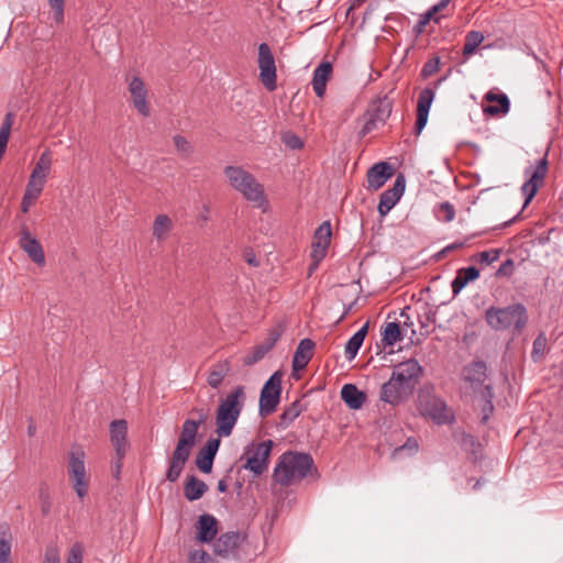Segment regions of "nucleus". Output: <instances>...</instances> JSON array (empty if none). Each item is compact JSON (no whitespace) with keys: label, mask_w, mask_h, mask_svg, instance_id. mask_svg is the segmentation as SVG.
I'll list each match as a JSON object with an SVG mask.
<instances>
[{"label":"nucleus","mask_w":563,"mask_h":563,"mask_svg":"<svg viewBox=\"0 0 563 563\" xmlns=\"http://www.w3.org/2000/svg\"><path fill=\"white\" fill-rule=\"evenodd\" d=\"M312 470L317 471L309 453L287 451L278 457L273 479L280 486H290L302 481Z\"/></svg>","instance_id":"f257e3e1"},{"label":"nucleus","mask_w":563,"mask_h":563,"mask_svg":"<svg viewBox=\"0 0 563 563\" xmlns=\"http://www.w3.org/2000/svg\"><path fill=\"white\" fill-rule=\"evenodd\" d=\"M246 400L244 386H235L220 399L216 412L217 434L219 438L231 435Z\"/></svg>","instance_id":"f03ea898"},{"label":"nucleus","mask_w":563,"mask_h":563,"mask_svg":"<svg viewBox=\"0 0 563 563\" xmlns=\"http://www.w3.org/2000/svg\"><path fill=\"white\" fill-rule=\"evenodd\" d=\"M203 420V417H201V419L198 421L187 419L183 423L180 435L169 460V466L166 472V478L170 483H175L179 478L190 456L191 449L196 443L198 429Z\"/></svg>","instance_id":"7ed1b4c3"},{"label":"nucleus","mask_w":563,"mask_h":563,"mask_svg":"<svg viewBox=\"0 0 563 563\" xmlns=\"http://www.w3.org/2000/svg\"><path fill=\"white\" fill-rule=\"evenodd\" d=\"M487 324L496 330L514 329L520 333L528 321L527 309L522 303H514L505 308L489 307L485 311Z\"/></svg>","instance_id":"20e7f679"},{"label":"nucleus","mask_w":563,"mask_h":563,"mask_svg":"<svg viewBox=\"0 0 563 563\" xmlns=\"http://www.w3.org/2000/svg\"><path fill=\"white\" fill-rule=\"evenodd\" d=\"M224 175L230 185L239 191L247 201L256 203L262 207L267 202L264 187L256 178L240 166H227Z\"/></svg>","instance_id":"39448f33"},{"label":"nucleus","mask_w":563,"mask_h":563,"mask_svg":"<svg viewBox=\"0 0 563 563\" xmlns=\"http://www.w3.org/2000/svg\"><path fill=\"white\" fill-rule=\"evenodd\" d=\"M85 451L81 446L71 448L67 460L68 476L77 496L82 499L88 494L89 477L85 465Z\"/></svg>","instance_id":"423d86ee"},{"label":"nucleus","mask_w":563,"mask_h":563,"mask_svg":"<svg viewBox=\"0 0 563 563\" xmlns=\"http://www.w3.org/2000/svg\"><path fill=\"white\" fill-rule=\"evenodd\" d=\"M273 445L274 442L272 440L247 444L241 456V460H245L243 468L251 471L255 477L261 476L268 468Z\"/></svg>","instance_id":"0eeeda50"},{"label":"nucleus","mask_w":563,"mask_h":563,"mask_svg":"<svg viewBox=\"0 0 563 563\" xmlns=\"http://www.w3.org/2000/svg\"><path fill=\"white\" fill-rule=\"evenodd\" d=\"M418 408L422 416L429 417L438 424L448 423L452 420V415L444 400L430 391L419 394Z\"/></svg>","instance_id":"6e6552de"},{"label":"nucleus","mask_w":563,"mask_h":563,"mask_svg":"<svg viewBox=\"0 0 563 563\" xmlns=\"http://www.w3.org/2000/svg\"><path fill=\"white\" fill-rule=\"evenodd\" d=\"M257 65L261 82L268 91H274L277 87V69L274 54L267 43L258 45Z\"/></svg>","instance_id":"1a4fd4ad"},{"label":"nucleus","mask_w":563,"mask_h":563,"mask_svg":"<svg viewBox=\"0 0 563 563\" xmlns=\"http://www.w3.org/2000/svg\"><path fill=\"white\" fill-rule=\"evenodd\" d=\"M282 393V375L275 372L264 384L260 395V416L266 417L275 412Z\"/></svg>","instance_id":"9d476101"},{"label":"nucleus","mask_w":563,"mask_h":563,"mask_svg":"<svg viewBox=\"0 0 563 563\" xmlns=\"http://www.w3.org/2000/svg\"><path fill=\"white\" fill-rule=\"evenodd\" d=\"M393 111V101L383 97L375 101H373L366 112V121L360 131V136L364 137L373 130H375L378 124H385L387 119L390 117Z\"/></svg>","instance_id":"9b49d317"},{"label":"nucleus","mask_w":563,"mask_h":563,"mask_svg":"<svg viewBox=\"0 0 563 563\" xmlns=\"http://www.w3.org/2000/svg\"><path fill=\"white\" fill-rule=\"evenodd\" d=\"M422 367L416 358H409L394 366L391 376L415 390L422 376Z\"/></svg>","instance_id":"f8f14e48"},{"label":"nucleus","mask_w":563,"mask_h":563,"mask_svg":"<svg viewBox=\"0 0 563 563\" xmlns=\"http://www.w3.org/2000/svg\"><path fill=\"white\" fill-rule=\"evenodd\" d=\"M547 173L548 159L545 156L537 162V165L533 170H526V174L529 175V179L525 181L521 187V191L526 197L525 206H527L536 196L538 189L542 186L544 181Z\"/></svg>","instance_id":"ddd939ff"},{"label":"nucleus","mask_w":563,"mask_h":563,"mask_svg":"<svg viewBox=\"0 0 563 563\" xmlns=\"http://www.w3.org/2000/svg\"><path fill=\"white\" fill-rule=\"evenodd\" d=\"M412 394L413 390L390 376V378L382 385L379 399L391 406H398L409 399Z\"/></svg>","instance_id":"4468645a"},{"label":"nucleus","mask_w":563,"mask_h":563,"mask_svg":"<svg viewBox=\"0 0 563 563\" xmlns=\"http://www.w3.org/2000/svg\"><path fill=\"white\" fill-rule=\"evenodd\" d=\"M284 332V327L277 324L268 331V335L263 343L256 344L252 351L244 356L243 363L246 366H252L260 362L264 356L275 346Z\"/></svg>","instance_id":"2eb2a0df"},{"label":"nucleus","mask_w":563,"mask_h":563,"mask_svg":"<svg viewBox=\"0 0 563 563\" xmlns=\"http://www.w3.org/2000/svg\"><path fill=\"white\" fill-rule=\"evenodd\" d=\"M110 442L114 449L115 455L124 459L130 450L128 440V421L125 419H115L109 426Z\"/></svg>","instance_id":"dca6fc26"},{"label":"nucleus","mask_w":563,"mask_h":563,"mask_svg":"<svg viewBox=\"0 0 563 563\" xmlns=\"http://www.w3.org/2000/svg\"><path fill=\"white\" fill-rule=\"evenodd\" d=\"M406 179L402 174H399L394 183V186L385 190L379 198L378 212L382 217H385L399 201L405 192Z\"/></svg>","instance_id":"f3484780"},{"label":"nucleus","mask_w":563,"mask_h":563,"mask_svg":"<svg viewBox=\"0 0 563 563\" xmlns=\"http://www.w3.org/2000/svg\"><path fill=\"white\" fill-rule=\"evenodd\" d=\"M331 224L329 221L321 223L314 232L311 244V258L320 263L327 255L331 242Z\"/></svg>","instance_id":"a211bd4d"},{"label":"nucleus","mask_w":563,"mask_h":563,"mask_svg":"<svg viewBox=\"0 0 563 563\" xmlns=\"http://www.w3.org/2000/svg\"><path fill=\"white\" fill-rule=\"evenodd\" d=\"M20 247L38 266L45 264V254L38 240L34 238L26 227H23L19 238Z\"/></svg>","instance_id":"6ab92c4d"},{"label":"nucleus","mask_w":563,"mask_h":563,"mask_svg":"<svg viewBox=\"0 0 563 563\" xmlns=\"http://www.w3.org/2000/svg\"><path fill=\"white\" fill-rule=\"evenodd\" d=\"M129 92L136 111L145 118L148 117L151 111L146 100L147 90L143 79H141L139 76L132 77L129 81Z\"/></svg>","instance_id":"aec40b11"},{"label":"nucleus","mask_w":563,"mask_h":563,"mask_svg":"<svg viewBox=\"0 0 563 563\" xmlns=\"http://www.w3.org/2000/svg\"><path fill=\"white\" fill-rule=\"evenodd\" d=\"M244 534L239 531H229L222 533L214 542L216 554L222 558L235 555L236 550L244 541Z\"/></svg>","instance_id":"412c9836"},{"label":"nucleus","mask_w":563,"mask_h":563,"mask_svg":"<svg viewBox=\"0 0 563 563\" xmlns=\"http://www.w3.org/2000/svg\"><path fill=\"white\" fill-rule=\"evenodd\" d=\"M434 99V91L431 88H424L418 97L417 101V120L415 124V133L419 135L424 129L429 111Z\"/></svg>","instance_id":"4be33fe9"},{"label":"nucleus","mask_w":563,"mask_h":563,"mask_svg":"<svg viewBox=\"0 0 563 563\" xmlns=\"http://www.w3.org/2000/svg\"><path fill=\"white\" fill-rule=\"evenodd\" d=\"M391 176L393 168L390 164L386 162L376 163L366 174L368 189L374 191L378 190Z\"/></svg>","instance_id":"5701e85b"},{"label":"nucleus","mask_w":563,"mask_h":563,"mask_svg":"<svg viewBox=\"0 0 563 563\" xmlns=\"http://www.w3.org/2000/svg\"><path fill=\"white\" fill-rule=\"evenodd\" d=\"M220 446L219 438H211L196 456V465L202 473H210L213 465L214 456Z\"/></svg>","instance_id":"b1692460"},{"label":"nucleus","mask_w":563,"mask_h":563,"mask_svg":"<svg viewBox=\"0 0 563 563\" xmlns=\"http://www.w3.org/2000/svg\"><path fill=\"white\" fill-rule=\"evenodd\" d=\"M484 100L494 103L495 104H488L484 106L483 111L486 114L498 117V115H505L509 112L510 109V101L506 93L503 92H495L493 90L488 91L484 96Z\"/></svg>","instance_id":"393cba45"},{"label":"nucleus","mask_w":563,"mask_h":563,"mask_svg":"<svg viewBox=\"0 0 563 563\" xmlns=\"http://www.w3.org/2000/svg\"><path fill=\"white\" fill-rule=\"evenodd\" d=\"M333 66L330 62L324 60L316 67L312 75V89L317 97L323 98L325 95L327 84L332 77Z\"/></svg>","instance_id":"a878e982"},{"label":"nucleus","mask_w":563,"mask_h":563,"mask_svg":"<svg viewBox=\"0 0 563 563\" xmlns=\"http://www.w3.org/2000/svg\"><path fill=\"white\" fill-rule=\"evenodd\" d=\"M218 533V521L209 514H203L199 517L197 523V539L200 542L207 543L214 539Z\"/></svg>","instance_id":"bb28decb"},{"label":"nucleus","mask_w":563,"mask_h":563,"mask_svg":"<svg viewBox=\"0 0 563 563\" xmlns=\"http://www.w3.org/2000/svg\"><path fill=\"white\" fill-rule=\"evenodd\" d=\"M44 181L29 177L25 191L21 200V211L27 213L33 203L40 198L45 187Z\"/></svg>","instance_id":"cd10ccee"},{"label":"nucleus","mask_w":563,"mask_h":563,"mask_svg":"<svg viewBox=\"0 0 563 563\" xmlns=\"http://www.w3.org/2000/svg\"><path fill=\"white\" fill-rule=\"evenodd\" d=\"M314 342L310 339H302L294 354L292 367L295 371L306 368L313 355Z\"/></svg>","instance_id":"c85d7f7f"},{"label":"nucleus","mask_w":563,"mask_h":563,"mask_svg":"<svg viewBox=\"0 0 563 563\" xmlns=\"http://www.w3.org/2000/svg\"><path fill=\"white\" fill-rule=\"evenodd\" d=\"M479 269L475 266L462 267L457 269L456 276L451 283L453 296H457L468 283L476 280L479 277Z\"/></svg>","instance_id":"c756f323"},{"label":"nucleus","mask_w":563,"mask_h":563,"mask_svg":"<svg viewBox=\"0 0 563 563\" xmlns=\"http://www.w3.org/2000/svg\"><path fill=\"white\" fill-rule=\"evenodd\" d=\"M341 398L350 409H360L366 401L365 393L353 384H345L341 389Z\"/></svg>","instance_id":"7c9ffc66"},{"label":"nucleus","mask_w":563,"mask_h":563,"mask_svg":"<svg viewBox=\"0 0 563 563\" xmlns=\"http://www.w3.org/2000/svg\"><path fill=\"white\" fill-rule=\"evenodd\" d=\"M231 369V364L228 360L219 361L213 364L207 376V383L211 388L217 389Z\"/></svg>","instance_id":"2f4dec72"},{"label":"nucleus","mask_w":563,"mask_h":563,"mask_svg":"<svg viewBox=\"0 0 563 563\" xmlns=\"http://www.w3.org/2000/svg\"><path fill=\"white\" fill-rule=\"evenodd\" d=\"M51 168L52 154L51 151L46 150L40 155L37 162L35 163V166L31 172L30 178L46 183L47 177L51 173Z\"/></svg>","instance_id":"473e14b6"},{"label":"nucleus","mask_w":563,"mask_h":563,"mask_svg":"<svg viewBox=\"0 0 563 563\" xmlns=\"http://www.w3.org/2000/svg\"><path fill=\"white\" fill-rule=\"evenodd\" d=\"M207 490V484L194 475H190L184 485V496L189 501L200 499Z\"/></svg>","instance_id":"72a5a7b5"},{"label":"nucleus","mask_w":563,"mask_h":563,"mask_svg":"<svg viewBox=\"0 0 563 563\" xmlns=\"http://www.w3.org/2000/svg\"><path fill=\"white\" fill-rule=\"evenodd\" d=\"M153 236L158 241H165L174 229V222L167 214H158L153 222Z\"/></svg>","instance_id":"f704fd0d"},{"label":"nucleus","mask_w":563,"mask_h":563,"mask_svg":"<svg viewBox=\"0 0 563 563\" xmlns=\"http://www.w3.org/2000/svg\"><path fill=\"white\" fill-rule=\"evenodd\" d=\"M464 379L471 384H482L486 378V364L474 361L463 369Z\"/></svg>","instance_id":"c9c22d12"},{"label":"nucleus","mask_w":563,"mask_h":563,"mask_svg":"<svg viewBox=\"0 0 563 563\" xmlns=\"http://www.w3.org/2000/svg\"><path fill=\"white\" fill-rule=\"evenodd\" d=\"M305 409V406L299 399L292 401L280 415L277 424L278 428L287 429Z\"/></svg>","instance_id":"e433bc0d"},{"label":"nucleus","mask_w":563,"mask_h":563,"mask_svg":"<svg viewBox=\"0 0 563 563\" xmlns=\"http://www.w3.org/2000/svg\"><path fill=\"white\" fill-rule=\"evenodd\" d=\"M367 329H368V324L366 323L360 330H357L346 342L344 353H345V357L349 361L353 360L356 356L358 350L361 349V346L365 340V336L367 334Z\"/></svg>","instance_id":"4c0bfd02"},{"label":"nucleus","mask_w":563,"mask_h":563,"mask_svg":"<svg viewBox=\"0 0 563 563\" xmlns=\"http://www.w3.org/2000/svg\"><path fill=\"white\" fill-rule=\"evenodd\" d=\"M484 38L482 32L470 31L465 36L462 49L464 58H468L475 52L476 47L483 43Z\"/></svg>","instance_id":"58836bf2"},{"label":"nucleus","mask_w":563,"mask_h":563,"mask_svg":"<svg viewBox=\"0 0 563 563\" xmlns=\"http://www.w3.org/2000/svg\"><path fill=\"white\" fill-rule=\"evenodd\" d=\"M401 340L400 327L397 322H388L382 333V341L385 345L391 346Z\"/></svg>","instance_id":"ea45409f"},{"label":"nucleus","mask_w":563,"mask_h":563,"mask_svg":"<svg viewBox=\"0 0 563 563\" xmlns=\"http://www.w3.org/2000/svg\"><path fill=\"white\" fill-rule=\"evenodd\" d=\"M11 541L12 537L8 525L0 527V559L11 560Z\"/></svg>","instance_id":"a19ab883"},{"label":"nucleus","mask_w":563,"mask_h":563,"mask_svg":"<svg viewBox=\"0 0 563 563\" xmlns=\"http://www.w3.org/2000/svg\"><path fill=\"white\" fill-rule=\"evenodd\" d=\"M434 214L441 222H451L455 217V208L451 202L444 201L435 207Z\"/></svg>","instance_id":"79ce46f5"},{"label":"nucleus","mask_w":563,"mask_h":563,"mask_svg":"<svg viewBox=\"0 0 563 563\" xmlns=\"http://www.w3.org/2000/svg\"><path fill=\"white\" fill-rule=\"evenodd\" d=\"M500 253V250L493 249L474 254L471 256L470 260L482 265H490L492 263L496 262L499 258Z\"/></svg>","instance_id":"37998d69"},{"label":"nucleus","mask_w":563,"mask_h":563,"mask_svg":"<svg viewBox=\"0 0 563 563\" xmlns=\"http://www.w3.org/2000/svg\"><path fill=\"white\" fill-rule=\"evenodd\" d=\"M13 124L12 113H7L0 128V148L5 151Z\"/></svg>","instance_id":"c03bdc74"},{"label":"nucleus","mask_w":563,"mask_h":563,"mask_svg":"<svg viewBox=\"0 0 563 563\" xmlns=\"http://www.w3.org/2000/svg\"><path fill=\"white\" fill-rule=\"evenodd\" d=\"M38 498L41 503V511L43 516L49 515L53 506L52 497L48 487L45 485L41 486L38 492Z\"/></svg>","instance_id":"a18cd8bd"},{"label":"nucleus","mask_w":563,"mask_h":563,"mask_svg":"<svg viewBox=\"0 0 563 563\" xmlns=\"http://www.w3.org/2000/svg\"><path fill=\"white\" fill-rule=\"evenodd\" d=\"M84 547L80 542H75L68 551L66 563H82Z\"/></svg>","instance_id":"49530a36"},{"label":"nucleus","mask_w":563,"mask_h":563,"mask_svg":"<svg viewBox=\"0 0 563 563\" xmlns=\"http://www.w3.org/2000/svg\"><path fill=\"white\" fill-rule=\"evenodd\" d=\"M48 5L53 11V19L56 23H62L64 21V9H65V0H47Z\"/></svg>","instance_id":"de8ad7c7"},{"label":"nucleus","mask_w":563,"mask_h":563,"mask_svg":"<svg viewBox=\"0 0 563 563\" xmlns=\"http://www.w3.org/2000/svg\"><path fill=\"white\" fill-rule=\"evenodd\" d=\"M440 68V58L433 57L424 63L421 69V77L427 79L428 77L434 75Z\"/></svg>","instance_id":"09e8293b"},{"label":"nucleus","mask_w":563,"mask_h":563,"mask_svg":"<svg viewBox=\"0 0 563 563\" xmlns=\"http://www.w3.org/2000/svg\"><path fill=\"white\" fill-rule=\"evenodd\" d=\"M418 449H419L418 441L415 438L410 437L407 439V441L402 445H400L394 450L393 456H398L405 451H408L409 454H413L418 451Z\"/></svg>","instance_id":"8fccbe9b"},{"label":"nucleus","mask_w":563,"mask_h":563,"mask_svg":"<svg viewBox=\"0 0 563 563\" xmlns=\"http://www.w3.org/2000/svg\"><path fill=\"white\" fill-rule=\"evenodd\" d=\"M174 144L177 151L184 155H188L191 152V146L189 142L181 135L174 136Z\"/></svg>","instance_id":"3c124183"},{"label":"nucleus","mask_w":563,"mask_h":563,"mask_svg":"<svg viewBox=\"0 0 563 563\" xmlns=\"http://www.w3.org/2000/svg\"><path fill=\"white\" fill-rule=\"evenodd\" d=\"M515 263L511 258L506 260L496 271V277H508L514 273Z\"/></svg>","instance_id":"603ef678"},{"label":"nucleus","mask_w":563,"mask_h":563,"mask_svg":"<svg viewBox=\"0 0 563 563\" xmlns=\"http://www.w3.org/2000/svg\"><path fill=\"white\" fill-rule=\"evenodd\" d=\"M431 19H433V15L429 11L420 15L418 23L413 26L416 35H420L423 32L426 25L431 21Z\"/></svg>","instance_id":"864d4df0"},{"label":"nucleus","mask_w":563,"mask_h":563,"mask_svg":"<svg viewBox=\"0 0 563 563\" xmlns=\"http://www.w3.org/2000/svg\"><path fill=\"white\" fill-rule=\"evenodd\" d=\"M284 143L292 148V150H299L303 146V143L302 141L300 140L299 136L295 135V134H287L284 136Z\"/></svg>","instance_id":"5fc2aeb1"},{"label":"nucleus","mask_w":563,"mask_h":563,"mask_svg":"<svg viewBox=\"0 0 563 563\" xmlns=\"http://www.w3.org/2000/svg\"><path fill=\"white\" fill-rule=\"evenodd\" d=\"M43 563H60L59 552L56 548H47Z\"/></svg>","instance_id":"6e6d98bb"},{"label":"nucleus","mask_w":563,"mask_h":563,"mask_svg":"<svg viewBox=\"0 0 563 563\" xmlns=\"http://www.w3.org/2000/svg\"><path fill=\"white\" fill-rule=\"evenodd\" d=\"M123 459L115 455V460L111 464V472L117 479L120 477Z\"/></svg>","instance_id":"4d7b16f0"},{"label":"nucleus","mask_w":563,"mask_h":563,"mask_svg":"<svg viewBox=\"0 0 563 563\" xmlns=\"http://www.w3.org/2000/svg\"><path fill=\"white\" fill-rule=\"evenodd\" d=\"M493 410H494V406H493V400L490 399H487L484 407H483V416H482V422H486L490 415L493 413Z\"/></svg>","instance_id":"13d9d810"},{"label":"nucleus","mask_w":563,"mask_h":563,"mask_svg":"<svg viewBox=\"0 0 563 563\" xmlns=\"http://www.w3.org/2000/svg\"><path fill=\"white\" fill-rule=\"evenodd\" d=\"M208 560H209V556L207 555L206 552L203 551H200V552H194L191 555H190V561L191 563H208Z\"/></svg>","instance_id":"bf43d9fd"},{"label":"nucleus","mask_w":563,"mask_h":563,"mask_svg":"<svg viewBox=\"0 0 563 563\" xmlns=\"http://www.w3.org/2000/svg\"><path fill=\"white\" fill-rule=\"evenodd\" d=\"M451 0H441L439 3L432 5L428 11L434 16L438 12L448 7Z\"/></svg>","instance_id":"052dcab7"},{"label":"nucleus","mask_w":563,"mask_h":563,"mask_svg":"<svg viewBox=\"0 0 563 563\" xmlns=\"http://www.w3.org/2000/svg\"><path fill=\"white\" fill-rule=\"evenodd\" d=\"M464 246L463 242H454L452 244L446 245L444 249L441 250V253H448L457 249H462Z\"/></svg>","instance_id":"680f3d73"},{"label":"nucleus","mask_w":563,"mask_h":563,"mask_svg":"<svg viewBox=\"0 0 563 563\" xmlns=\"http://www.w3.org/2000/svg\"><path fill=\"white\" fill-rule=\"evenodd\" d=\"M210 207L208 205H203L201 212L199 214V220L207 222L209 220Z\"/></svg>","instance_id":"e2e57ef3"},{"label":"nucleus","mask_w":563,"mask_h":563,"mask_svg":"<svg viewBox=\"0 0 563 563\" xmlns=\"http://www.w3.org/2000/svg\"><path fill=\"white\" fill-rule=\"evenodd\" d=\"M483 396H484V398H485V401H486L487 399L493 400L494 395H493V390H492V387H490V386H488V385H487V386H485V391L483 393Z\"/></svg>","instance_id":"0e129e2a"},{"label":"nucleus","mask_w":563,"mask_h":563,"mask_svg":"<svg viewBox=\"0 0 563 563\" xmlns=\"http://www.w3.org/2000/svg\"><path fill=\"white\" fill-rule=\"evenodd\" d=\"M227 489H228L227 482L224 479L219 481L218 482V490L220 493H224V492H227Z\"/></svg>","instance_id":"69168bd1"},{"label":"nucleus","mask_w":563,"mask_h":563,"mask_svg":"<svg viewBox=\"0 0 563 563\" xmlns=\"http://www.w3.org/2000/svg\"><path fill=\"white\" fill-rule=\"evenodd\" d=\"M319 264L320 263H316V260H312V263L309 265V275H311L317 269Z\"/></svg>","instance_id":"338daca9"},{"label":"nucleus","mask_w":563,"mask_h":563,"mask_svg":"<svg viewBox=\"0 0 563 563\" xmlns=\"http://www.w3.org/2000/svg\"><path fill=\"white\" fill-rule=\"evenodd\" d=\"M35 430H36V429H35L34 423H32V422H31V423H30V426L27 427V434H29L30 437L34 435Z\"/></svg>","instance_id":"774afa93"}]
</instances>
